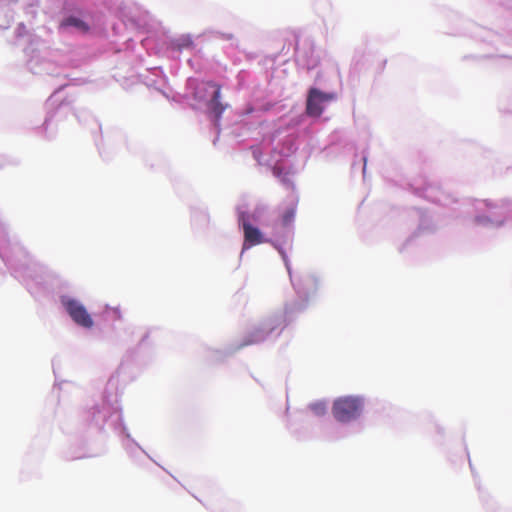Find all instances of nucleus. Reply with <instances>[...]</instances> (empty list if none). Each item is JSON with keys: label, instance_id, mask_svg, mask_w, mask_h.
<instances>
[{"label": "nucleus", "instance_id": "nucleus-1", "mask_svg": "<svg viewBox=\"0 0 512 512\" xmlns=\"http://www.w3.org/2000/svg\"><path fill=\"white\" fill-rule=\"evenodd\" d=\"M363 409V401L359 397L345 396L337 398L332 407L334 418L342 423L358 418Z\"/></svg>", "mask_w": 512, "mask_h": 512}, {"label": "nucleus", "instance_id": "nucleus-2", "mask_svg": "<svg viewBox=\"0 0 512 512\" xmlns=\"http://www.w3.org/2000/svg\"><path fill=\"white\" fill-rule=\"evenodd\" d=\"M334 95L324 93L317 88H311L306 101V113L311 117H319L324 111V104L333 100Z\"/></svg>", "mask_w": 512, "mask_h": 512}, {"label": "nucleus", "instance_id": "nucleus-3", "mask_svg": "<svg viewBox=\"0 0 512 512\" xmlns=\"http://www.w3.org/2000/svg\"><path fill=\"white\" fill-rule=\"evenodd\" d=\"M62 303L71 319L77 325L84 328H91L94 325L91 315L80 302L75 299H64Z\"/></svg>", "mask_w": 512, "mask_h": 512}, {"label": "nucleus", "instance_id": "nucleus-4", "mask_svg": "<svg viewBox=\"0 0 512 512\" xmlns=\"http://www.w3.org/2000/svg\"><path fill=\"white\" fill-rule=\"evenodd\" d=\"M239 224L243 229L244 242L242 252L262 243L267 242L259 228L253 226L245 213L239 216Z\"/></svg>", "mask_w": 512, "mask_h": 512}, {"label": "nucleus", "instance_id": "nucleus-5", "mask_svg": "<svg viewBox=\"0 0 512 512\" xmlns=\"http://www.w3.org/2000/svg\"><path fill=\"white\" fill-rule=\"evenodd\" d=\"M276 321L273 319H268L261 324L258 328H256L249 336V338L244 342V345H251L255 343H259L263 341L268 334L273 332L277 325Z\"/></svg>", "mask_w": 512, "mask_h": 512}, {"label": "nucleus", "instance_id": "nucleus-6", "mask_svg": "<svg viewBox=\"0 0 512 512\" xmlns=\"http://www.w3.org/2000/svg\"><path fill=\"white\" fill-rule=\"evenodd\" d=\"M207 86L214 88V92L212 98L208 102V108L215 115L217 119H219L226 109V106L221 103V86L219 84L213 82H207Z\"/></svg>", "mask_w": 512, "mask_h": 512}, {"label": "nucleus", "instance_id": "nucleus-7", "mask_svg": "<svg viewBox=\"0 0 512 512\" xmlns=\"http://www.w3.org/2000/svg\"><path fill=\"white\" fill-rule=\"evenodd\" d=\"M69 26H72L81 32H87L89 29L88 25L83 20L74 16L67 17L61 22V27Z\"/></svg>", "mask_w": 512, "mask_h": 512}, {"label": "nucleus", "instance_id": "nucleus-8", "mask_svg": "<svg viewBox=\"0 0 512 512\" xmlns=\"http://www.w3.org/2000/svg\"><path fill=\"white\" fill-rule=\"evenodd\" d=\"M295 215H296V207L295 206L288 207L281 215L282 226H284V227L290 226L295 219Z\"/></svg>", "mask_w": 512, "mask_h": 512}, {"label": "nucleus", "instance_id": "nucleus-9", "mask_svg": "<svg viewBox=\"0 0 512 512\" xmlns=\"http://www.w3.org/2000/svg\"><path fill=\"white\" fill-rule=\"evenodd\" d=\"M309 409L315 416H324L327 412V406L324 401H317L309 405Z\"/></svg>", "mask_w": 512, "mask_h": 512}, {"label": "nucleus", "instance_id": "nucleus-10", "mask_svg": "<svg viewBox=\"0 0 512 512\" xmlns=\"http://www.w3.org/2000/svg\"><path fill=\"white\" fill-rule=\"evenodd\" d=\"M385 63H386V60L383 61V63L381 65H379V70H383L384 69V66H385Z\"/></svg>", "mask_w": 512, "mask_h": 512}]
</instances>
